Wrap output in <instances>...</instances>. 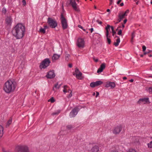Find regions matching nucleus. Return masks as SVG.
<instances>
[{"label": "nucleus", "mask_w": 152, "mask_h": 152, "mask_svg": "<svg viewBox=\"0 0 152 152\" xmlns=\"http://www.w3.org/2000/svg\"><path fill=\"white\" fill-rule=\"evenodd\" d=\"M25 31L24 26L21 24H17L12 29V33L17 39L22 38Z\"/></svg>", "instance_id": "f257e3e1"}, {"label": "nucleus", "mask_w": 152, "mask_h": 152, "mask_svg": "<svg viewBox=\"0 0 152 152\" xmlns=\"http://www.w3.org/2000/svg\"><path fill=\"white\" fill-rule=\"evenodd\" d=\"M15 88L14 82L11 80H8L4 84L3 90L6 93L9 94L13 92Z\"/></svg>", "instance_id": "f03ea898"}, {"label": "nucleus", "mask_w": 152, "mask_h": 152, "mask_svg": "<svg viewBox=\"0 0 152 152\" xmlns=\"http://www.w3.org/2000/svg\"><path fill=\"white\" fill-rule=\"evenodd\" d=\"M66 4L67 7L71 5L74 10L76 12H79L80 11L75 0H66Z\"/></svg>", "instance_id": "7ed1b4c3"}, {"label": "nucleus", "mask_w": 152, "mask_h": 152, "mask_svg": "<svg viewBox=\"0 0 152 152\" xmlns=\"http://www.w3.org/2000/svg\"><path fill=\"white\" fill-rule=\"evenodd\" d=\"M47 23L49 26L53 28H55L57 26V23L56 21L55 20L50 18H48Z\"/></svg>", "instance_id": "20e7f679"}, {"label": "nucleus", "mask_w": 152, "mask_h": 152, "mask_svg": "<svg viewBox=\"0 0 152 152\" xmlns=\"http://www.w3.org/2000/svg\"><path fill=\"white\" fill-rule=\"evenodd\" d=\"M50 63V61L48 58L45 59L40 64L39 66L40 68L41 69L46 68L49 66Z\"/></svg>", "instance_id": "39448f33"}, {"label": "nucleus", "mask_w": 152, "mask_h": 152, "mask_svg": "<svg viewBox=\"0 0 152 152\" xmlns=\"http://www.w3.org/2000/svg\"><path fill=\"white\" fill-rule=\"evenodd\" d=\"M61 20L63 29H66L68 26L67 22L66 19L64 17L62 14L61 15Z\"/></svg>", "instance_id": "423d86ee"}, {"label": "nucleus", "mask_w": 152, "mask_h": 152, "mask_svg": "<svg viewBox=\"0 0 152 152\" xmlns=\"http://www.w3.org/2000/svg\"><path fill=\"white\" fill-rule=\"evenodd\" d=\"M17 152H29V151L26 146L20 145L18 147Z\"/></svg>", "instance_id": "0eeeda50"}, {"label": "nucleus", "mask_w": 152, "mask_h": 152, "mask_svg": "<svg viewBox=\"0 0 152 152\" xmlns=\"http://www.w3.org/2000/svg\"><path fill=\"white\" fill-rule=\"evenodd\" d=\"M77 45L79 48H84L85 45V42L84 39L81 38H79L77 40Z\"/></svg>", "instance_id": "6e6552de"}, {"label": "nucleus", "mask_w": 152, "mask_h": 152, "mask_svg": "<svg viewBox=\"0 0 152 152\" xmlns=\"http://www.w3.org/2000/svg\"><path fill=\"white\" fill-rule=\"evenodd\" d=\"M122 128V126L121 125L118 126L114 129L113 132L115 134H118L121 131Z\"/></svg>", "instance_id": "1a4fd4ad"}, {"label": "nucleus", "mask_w": 152, "mask_h": 152, "mask_svg": "<svg viewBox=\"0 0 152 152\" xmlns=\"http://www.w3.org/2000/svg\"><path fill=\"white\" fill-rule=\"evenodd\" d=\"M115 86V84L114 82H108L106 83L105 87L107 88L110 87L111 88H113Z\"/></svg>", "instance_id": "9d476101"}, {"label": "nucleus", "mask_w": 152, "mask_h": 152, "mask_svg": "<svg viewBox=\"0 0 152 152\" xmlns=\"http://www.w3.org/2000/svg\"><path fill=\"white\" fill-rule=\"evenodd\" d=\"M139 104L143 103L145 104L149 103V98H144L140 99L138 101Z\"/></svg>", "instance_id": "9b49d317"}, {"label": "nucleus", "mask_w": 152, "mask_h": 152, "mask_svg": "<svg viewBox=\"0 0 152 152\" xmlns=\"http://www.w3.org/2000/svg\"><path fill=\"white\" fill-rule=\"evenodd\" d=\"M78 112V110L76 108L74 109L70 113V117L72 118L75 117L77 114Z\"/></svg>", "instance_id": "f8f14e48"}, {"label": "nucleus", "mask_w": 152, "mask_h": 152, "mask_svg": "<svg viewBox=\"0 0 152 152\" xmlns=\"http://www.w3.org/2000/svg\"><path fill=\"white\" fill-rule=\"evenodd\" d=\"M75 71L76 73L75 75L76 78L79 79H81L82 73L80 72L77 68L75 69Z\"/></svg>", "instance_id": "ddd939ff"}, {"label": "nucleus", "mask_w": 152, "mask_h": 152, "mask_svg": "<svg viewBox=\"0 0 152 152\" xmlns=\"http://www.w3.org/2000/svg\"><path fill=\"white\" fill-rule=\"evenodd\" d=\"M55 75L53 71H50L48 72L46 75V77L48 78H52L55 77Z\"/></svg>", "instance_id": "4468645a"}, {"label": "nucleus", "mask_w": 152, "mask_h": 152, "mask_svg": "<svg viewBox=\"0 0 152 152\" xmlns=\"http://www.w3.org/2000/svg\"><path fill=\"white\" fill-rule=\"evenodd\" d=\"M105 67V64L104 63H103L100 65V67L98 69L97 71L98 73H101L102 72L103 69Z\"/></svg>", "instance_id": "2eb2a0df"}, {"label": "nucleus", "mask_w": 152, "mask_h": 152, "mask_svg": "<svg viewBox=\"0 0 152 152\" xmlns=\"http://www.w3.org/2000/svg\"><path fill=\"white\" fill-rule=\"evenodd\" d=\"M60 57V55L57 54H54L52 57V59L53 62H54L56 60L58 59Z\"/></svg>", "instance_id": "dca6fc26"}, {"label": "nucleus", "mask_w": 152, "mask_h": 152, "mask_svg": "<svg viewBox=\"0 0 152 152\" xmlns=\"http://www.w3.org/2000/svg\"><path fill=\"white\" fill-rule=\"evenodd\" d=\"M6 22L7 24L10 25L12 22V19L11 17L7 16L6 19Z\"/></svg>", "instance_id": "f3484780"}, {"label": "nucleus", "mask_w": 152, "mask_h": 152, "mask_svg": "<svg viewBox=\"0 0 152 152\" xmlns=\"http://www.w3.org/2000/svg\"><path fill=\"white\" fill-rule=\"evenodd\" d=\"M61 85V84L59 85L58 83L55 84L53 88V90L55 92L56 90L60 88Z\"/></svg>", "instance_id": "a211bd4d"}, {"label": "nucleus", "mask_w": 152, "mask_h": 152, "mask_svg": "<svg viewBox=\"0 0 152 152\" xmlns=\"http://www.w3.org/2000/svg\"><path fill=\"white\" fill-rule=\"evenodd\" d=\"M91 150L92 152H98L99 150V147L97 146H95L92 148Z\"/></svg>", "instance_id": "6ab92c4d"}, {"label": "nucleus", "mask_w": 152, "mask_h": 152, "mask_svg": "<svg viewBox=\"0 0 152 152\" xmlns=\"http://www.w3.org/2000/svg\"><path fill=\"white\" fill-rule=\"evenodd\" d=\"M118 37V38L116 39V42H115L114 43V45L116 47H117L118 45L119 44L120 42V38H119V37Z\"/></svg>", "instance_id": "aec40b11"}, {"label": "nucleus", "mask_w": 152, "mask_h": 152, "mask_svg": "<svg viewBox=\"0 0 152 152\" xmlns=\"http://www.w3.org/2000/svg\"><path fill=\"white\" fill-rule=\"evenodd\" d=\"M125 15L122 12H120L118 14V18H120L122 20L124 18Z\"/></svg>", "instance_id": "412c9836"}, {"label": "nucleus", "mask_w": 152, "mask_h": 152, "mask_svg": "<svg viewBox=\"0 0 152 152\" xmlns=\"http://www.w3.org/2000/svg\"><path fill=\"white\" fill-rule=\"evenodd\" d=\"M3 127L0 125V138L3 135Z\"/></svg>", "instance_id": "4be33fe9"}, {"label": "nucleus", "mask_w": 152, "mask_h": 152, "mask_svg": "<svg viewBox=\"0 0 152 152\" xmlns=\"http://www.w3.org/2000/svg\"><path fill=\"white\" fill-rule=\"evenodd\" d=\"M96 86H98L99 85H101L103 83V82L101 81H96V82H94Z\"/></svg>", "instance_id": "5701e85b"}, {"label": "nucleus", "mask_w": 152, "mask_h": 152, "mask_svg": "<svg viewBox=\"0 0 152 152\" xmlns=\"http://www.w3.org/2000/svg\"><path fill=\"white\" fill-rule=\"evenodd\" d=\"M68 87L66 85L64 86V89L63 90V91L65 93L67 92V91L68 90Z\"/></svg>", "instance_id": "b1692460"}, {"label": "nucleus", "mask_w": 152, "mask_h": 152, "mask_svg": "<svg viewBox=\"0 0 152 152\" xmlns=\"http://www.w3.org/2000/svg\"><path fill=\"white\" fill-rule=\"evenodd\" d=\"M39 31L41 33L45 34V30L44 28H40L39 29Z\"/></svg>", "instance_id": "393cba45"}, {"label": "nucleus", "mask_w": 152, "mask_h": 152, "mask_svg": "<svg viewBox=\"0 0 152 152\" xmlns=\"http://www.w3.org/2000/svg\"><path fill=\"white\" fill-rule=\"evenodd\" d=\"M111 28L112 30V32L113 33V36L114 34L116 33V32L114 31L113 26H111Z\"/></svg>", "instance_id": "a878e982"}, {"label": "nucleus", "mask_w": 152, "mask_h": 152, "mask_svg": "<svg viewBox=\"0 0 152 152\" xmlns=\"http://www.w3.org/2000/svg\"><path fill=\"white\" fill-rule=\"evenodd\" d=\"M148 146L149 148H152V141H151L148 144Z\"/></svg>", "instance_id": "bb28decb"}, {"label": "nucleus", "mask_w": 152, "mask_h": 152, "mask_svg": "<svg viewBox=\"0 0 152 152\" xmlns=\"http://www.w3.org/2000/svg\"><path fill=\"white\" fill-rule=\"evenodd\" d=\"M90 86L92 88H94L96 86L94 82L91 83L90 84Z\"/></svg>", "instance_id": "cd10ccee"}, {"label": "nucleus", "mask_w": 152, "mask_h": 152, "mask_svg": "<svg viewBox=\"0 0 152 152\" xmlns=\"http://www.w3.org/2000/svg\"><path fill=\"white\" fill-rule=\"evenodd\" d=\"M70 57V55L69 54H67L66 56L65 59L66 61H68L69 58Z\"/></svg>", "instance_id": "c85d7f7f"}, {"label": "nucleus", "mask_w": 152, "mask_h": 152, "mask_svg": "<svg viewBox=\"0 0 152 152\" xmlns=\"http://www.w3.org/2000/svg\"><path fill=\"white\" fill-rule=\"evenodd\" d=\"M109 37H110V36H106L107 40L109 44H110L111 42V40L109 38Z\"/></svg>", "instance_id": "c756f323"}, {"label": "nucleus", "mask_w": 152, "mask_h": 152, "mask_svg": "<svg viewBox=\"0 0 152 152\" xmlns=\"http://www.w3.org/2000/svg\"><path fill=\"white\" fill-rule=\"evenodd\" d=\"M60 110H58L57 112L53 113L52 115H58L60 113Z\"/></svg>", "instance_id": "7c9ffc66"}, {"label": "nucleus", "mask_w": 152, "mask_h": 152, "mask_svg": "<svg viewBox=\"0 0 152 152\" xmlns=\"http://www.w3.org/2000/svg\"><path fill=\"white\" fill-rule=\"evenodd\" d=\"M48 102H51L52 103L53 102L55 101L54 99V98L52 97L49 99L48 100Z\"/></svg>", "instance_id": "2f4dec72"}, {"label": "nucleus", "mask_w": 152, "mask_h": 152, "mask_svg": "<svg viewBox=\"0 0 152 152\" xmlns=\"http://www.w3.org/2000/svg\"><path fill=\"white\" fill-rule=\"evenodd\" d=\"M12 122V119L11 118H10V120L8 121L7 123V125H9Z\"/></svg>", "instance_id": "473e14b6"}, {"label": "nucleus", "mask_w": 152, "mask_h": 152, "mask_svg": "<svg viewBox=\"0 0 152 152\" xmlns=\"http://www.w3.org/2000/svg\"><path fill=\"white\" fill-rule=\"evenodd\" d=\"M127 152H136L135 150L134 149H129Z\"/></svg>", "instance_id": "72a5a7b5"}, {"label": "nucleus", "mask_w": 152, "mask_h": 152, "mask_svg": "<svg viewBox=\"0 0 152 152\" xmlns=\"http://www.w3.org/2000/svg\"><path fill=\"white\" fill-rule=\"evenodd\" d=\"M148 91L150 93L152 94V87L149 88Z\"/></svg>", "instance_id": "f704fd0d"}, {"label": "nucleus", "mask_w": 152, "mask_h": 152, "mask_svg": "<svg viewBox=\"0 0 152 152\" xmlns=\"http://www.w3.org/2000/svg\"><path fill=\"white\" fill-rule=\"evenodd\" d=\"M22 2L23 3V5L25 6L26 5V3L25 0H22Z\"/></svg>", "instance_id": "c9c22d12"}, {"label": "nucleus", "mask_w": 152, "mask_h": 152, "mask_svg": "<svg viewBox=\"0 0 152 152\" xmlns=\"http://www.w3.org/2000/svg\"><path fill=\"white\" fill-rule=\"evenodd\" d=\"M109 30L108 29L106 30V36H109Z\"/></svg>", "instance_id": "e433bc0d"}, {"label": "nucleus", "mask_w": 152, "mask_h": 152, "mask_svg": "<svg viewBox=\"0 0 152 152\" xmlns=\"http://www.w3.org/2000/svg\"><path fill=\"white\" fill-rule=\"evenodd\" d=\"M129 12V10H127L124 14H125V16L127 15V14Z\"/></svg>", "instance_id": "4c0bfd02"}, {"label": "nucleus", "mask_w": 152, "mask_h": 152, "mask_svg": "<svg viewBox=\"0 0 152 152\" xmlns=\"http://www.w3.org/2000/svg\"><path fill=\"white\" fill-rule=\"evenodd\" d=\"M118 34L119 35H121L122 34V30H120L118 32Z\"/></svg>", "instance_id": "58836bf2"}, {"label": "nucleus", "mask_w": 152, "mask_h": 152, "mask_svg": "<svg viewBox=\"0 0 152 152\" xmlns=\"http://www.w3.org/2000/svg\"><path fill=\"white\" fill-rule=\"evenodd\" d=\"M110 27L111 28V26H110L109 25H108L106 27L105 29L106 30L108 29H110Z\"/></svg>", "instance_id": "ea45409f"}, {"label": "nucleus", "mask_w": 152, "mask_h": 152, "mask_svg": "<svg viewBox=\"0 0 152 152\" xmlns=\"http://www.w3.org/2000/svg\"><path fill=\"white\" fill-rule=\"evenodd\" d=\"M2 11L3 13H5L6 12V10L5 8H3L2 9Z\"/></svg>", "instance_id": "a19ab883"}, {"label": "nucleus", "mask_w": 152, "mask_h": 152, "mask_svg": "<svg viewBox=\"0 0 152 152\" xmlns=\"http://www.w3.org/2000/svg\"><path fill=\"white\" fill-rule=\"evenodd\" d=\"M142 48L143 51L144 52L146 50V47L144 45L142 46Z\"/></svg>", "instance_id": "79ce46f5"}, {"label": "nucleus", "mask_w": 152, "mask_h": 152, "mask_svg": "<svg viewBox=\"0 0 152 152\" xmlns=\"http://www.w3.org/2000/svg\"><path fill=\"white\" fill-rule=\"evenodd\" d=\"M96 22L100 24H101L102 23V22L101 21H99L98 20H96Z\"/></svg>", "instance_id": "37998d69"}, {"label": "nucleus", "mask_w": 152, "mask_h": 152, "mask_svg": "<svg viewBox=\"0 0 152 152\" xmlns=\"http://www.w3.org/2000/svg\"><path fill=\"white\" fill-rule=\"evenodd\" d=\"M72 92H71V93H70V94H69V95L68 96V98H70L71 97V96H72Z\"/></svg>", "instance_id": "c03bdc74"}, {"label": "nucleus", "mask_w": 152, "mask_h": 152, "mask_svg": "<svg viewBox=\"0 0 152 152\" xmlns=\"http://www.w3.org/2000/svg\"><path fill=\"white\" fill-rule=\"evenodd\" d=\"M44 28L45 29V30H46V29L48 28V27L47 26H44Z\"/></svg>", "instance_id": "a18cd8bd"}, {"label": "nucleus", "mask_w": 152, "mask_h": 152, "mask_svg": "<svg viewBox=\"0 0 152 152\" xmlns=\"http://www.w3.org/2000/svg\"><path fill=\"white\" fill-rule=\"evenodd\" d=\"M122 19L120 18H118V22H120L121 21V20Z\"/></svg>", "instance_id": "49530a36"}, {"label": "nucleus", "mask_w": 152, "mask_h": 152, "mask_svg": "<svg viewBox=\"0 0 152 152\" xmlns=\"http://www.w3.org/2000/svg\"><path fill=\"white\" fill-rule=\"evenodd\" d=\"M68 66L69 67H70V68L72 67V64H69L68 65Z\"/></svg>", "instance_id": "de8ad7c7"}, {"label": "nucleus", "mask_w": 152, "mask_h": 152, "mask_svg": "<svg viewBox=\"0 0 152 152\" xmlns=\"http://www.w3.org/2000/svg\"><path fill=\"white\" fill-rule=\"evenodd\" d=\"M94 60L96 62H97L98 61V59H95V58H94Z\"/></svg>", "instance_id": "09e8293b"}, {"label": "nucleus", "mask_w": 152, "mask_h": 152, "mask_svg": "<svg viewBox=\"0 0 152 152\" xmlns=\"http://www.w3.org/2000/svg\"><path fill=\"white\" fill-rule=\"evenodd\" d=\"M99 93L98 92H96V97H97L99 95Z\"/></svg>", "instance_id": "8fccbe9b"}, {"label": "nucleus", "mask_w": 152, "mask_h": 152, "mask_svg": "<svg viewBox=\"0 0 152 152\" xmlns=\"http://www.w3.org/2000/svg\"><path fill=\"white\" fill-rule=\"evenodd\" d=\"M71 92H72V91H71V90L70 89H69V88H68V90L67 91V92H68L69 93V92L71 93Z\"/></svg>", "instance_id": "3c124183"}, {"label": "nucleus", "mask_w": 152, "mask_h": 152, "mask_svg": "<svg viewBox=\"0 0 152 152\" xmlns=\"http://www.w3.org/2000/svg\"><path fill=\"white\" fill-rule=\"evenodd\" d=\"M127 21V20L126 19H125L124 21V24H125L126 23Z\"/></svg>", "instance_id": "603ef678"}, {"label": "nucleus", "mask_w": 152, "mask_h": 152, "mask_svg": "<svg viewBox=\"0 0 152 152\" xmlns=\"http://www.w3.org/2000/svg\"><path fill=\"white\" fill-rule=\"evenodd\" d=\"M121 1V0H119L117 2V4H118L120 3Z\"/></svg>", "instance_id": "864d4df0"}, {"label": "nucleus", "mask_w": 152, "mask_h": 152, "mask_svg": "<svg viewBox=\"0 0 152 152\" xmlns=\"http://www.w3.org/2000/svg\"><path fill=\"white\" fill-rule=\"evenodd\" d=\"M78 27H79V28H80L81 29H83V27L80 25H78Z\"/></svg>", "instance_id": "5fc2aeb1"}, {"label": "nucleus", "mask_w": 152, "mask_h": 152, "mask_svg": "<svg viewBox=\"0 0 152 152\" xmlns=\"http://www.w3.org/2000/svg\"><path fill=\"white\" fill-rule=\"evenodd\" d=\"M134 37V35L132 33V39Z\"/></svg>", "instance_id": "6e6d98bb"}, {"label": "nucleus", "mask_w": 152, "mask_h": 152, "mask_svg": "<svg viewBox=\"0 0 152 152\" xmlns=\"http://www.w3.org/2000/svg\"><path fill=\"white\" fill-rule=\"evenodd\" d=\"M93 30H94V29L93 28H91L90 29V30L91 31V33H92L93 31Z\"/></svg>", "instance_id": "4d7b16f0"}, {"label": "nucleus", "mask_w": 152, "mask_h": 152, "mask_svg": "<svg viewBox=\"0 0 152 152\" xmlns=\"http://www.w3.org/2000/svg\"><path fill=\"white\" fill-rule=\"evenodd\" d=\"M124 5V4L123 3H121L120 4V6H122Z\"/></svg>", "instance_id": "13d9d810"}, {"label": "nucleus", "mask_w": 152, "mask_h": 152, "mask_svg": "<svg viewBox=\"0 0 152 152\" xmlns=\"http://www.w3.org/2000/svg\"><path fill=\"white\" fill-rule=\"evenodd\" d=\"M129 81L131 82H132L134 81V80L133 79H131L129 80Z\"/></svg>", "instance_id": "bf43d9fd"}, {"label": "nucleus", "mask_w": 152, "mask_h": 152, "mask_svg": "<svg viewBox=\"0 0 152 152\" xmlns=\"http://www.w3.org/2000/svg\"><path fill=\"white\" fill-rule=\"evenodd\" d=\"M110 2V4H111L113 2V0H109Z\"/></svg>", "instance_id": "052dcab7"}, {"label": "nucleus", "mask_w": 152, "mask_h": 152, "mask_svg": "<svg viewBox=\"0 0 152 152\" xmlns=\"http://www.w3.org/2000/svg\"><path fill=\"white\" fill-rule=\"evenodd\" d=\"M126 79H127L126 77H124L123 78V79L124 80H126Z\"/></svg>", "instance_id": "680f3d73"}, {"label": "nucleus", "mask_w": 152, "mask_h": 152, "mask_svg": "<svg viewBox=\"0 0 152 152\" xmlns=\"http://www.w3.org/2000/svg\"><path fill=\"white\" fill-rule=\"evenodd\" d=\"M124 27H125V25H124V24H122V27L123 28H124Z\"/></svg>", "instance_id": "e2e57ef3"}, {"label": "nucleus", "mask_w": 152, "mask_h": 152, "mask_svg": "<svg viewBox=\"0 0 152 152\" xmlns=\"http://www.w3.org/2000/svg\"><path fill=\"white\" fill-rule=\"evenodd\" d=\"M107 12H109L110 11V10L109 9H107Z\"/></svg>", "instance_id": "0e129e2a"}, {"label": "nucleus", "mask_w": 152, "mask_h": 152, "mask_svg": "<svg viewBox=\"0 0 152 152\" xmlns=\"http://www.w3.org/2000/svg\"><path fill=\"white\" fill-rule=\"evenodd\" d=\"M148 78H152V76H148Z\"/></svg>", "instance_id": "69168bd1"}, {"label": "nucleus", "mask_w": 152, "mask_h": 152, "mask_svg": "<svg viewBox=\"0 0 152 152\" xmlns=\"http://www.w3.org/2000/svg\"><path fill=\"white\" fill-rule=\"evenodd\" d=\"M95 95V92H94L93 94V96H94Z\"/></svg>", "instance_id": "338daca9"}, {"label": "nucleus", "mask_w": 152, "mask_h": 152, "mask_svg": "<svg viewBox=\"0 0 152 152\" xmlns=\"http://www.w3.org/2000/svg\"><path fill=\"white\" fill-rule=\"evenodd\" d=\"M150 69L151 70H152V66L150 67Z\"/></svg>", "instance_id": "774afa93"}]
</instances>
